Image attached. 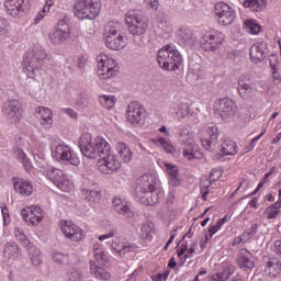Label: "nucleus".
I'll return each instance as SVG.
<instances>
[{
  "label": "nucleus",
  "instance_id": "obj_27",
  "mask_svg": "<svg viewBox=\"0 0 281 281\" xmlns=\"http://www.w3.org/2000/svg\"><path fill=\"white\" fill-rule=\"evenodd\" d=\"M4 8L11 16H19L25 10V0H5Z\"/></svg>",
  "mask_w": 281,
  "mask_h": 281
},
{
  "label": "nucleus",
  "instance_id": "obj_10",
  "mask_svg": "<svg viewBox=\"0 0 281 281\" xmlns=\"http://www.w3.org/2000/svg\"><path fill=\"white\" fill-rule=\"evenodd\" d=\"M120 71L115 59L108 58L106 55L98 57V74L102 80L113 78Z\"/></svg>",
  "mask_w": 281,
  "mask_h": 281
},
{
  "label": "nucleus",
  "instance_id": "obj_23",
  "mask_svg": "<svg viewBox=\"0 0 281 281\" xmlns=\"http://www.w3.org/2000/svg\"><path fill=\"white\" fill-rule=\"evenodd\" d=\"M177 41L182 47H192L196 43L194 32L188 27H180L177 33Z\"/></svg>",
  "mask_w": 281,
  "mask_h": 281
},
{
  "label": "nucleus",
  "instance_id": "obj_49",
  "mask_svg": "<svg viewBox=\"0 0 281 281\" xmlns=\"http://www.w3.org/2000/svg\"><path fill=\"white\" fill-rule=\"evenodd\" d=\"M268 60L271 67L272 75L276 78V75L278 74V71H280V57H278V55H270L268 57Z\"/></svg>",
  "mask_w": 281,
  "mask_h": 281
},
{
  "label": "nucleus",
  "instance_id": "obj_18",
  "mask_svg": "<svg viewBox=\"0 0 281 281\" xmlns=\"http://www.w3.org/2000/svg\"><path fill=\"white\" fill-rule=\"evenodd\" d=\"M41 63H43V60L34 57V54L26 53L23 67L27 78L34 80V76H36V72L41 69Z\"/></svg>",
  "mask_w": 281,
  "mask_h": 281
},
{
  "label": "nucleus",
  "instance_id": "obj_31",
  "mask_svg": "<svg viewBox=\"0 0 281 281\" xmlns=\"http://www.w3.org/2000/svg\"><path fill=\"white\" fill-rule=\"evenodd\" d=\"M90 273L91 276L97 278V280H104V281L111 280V272L98 266L95 261H90Z\"/></svg>",
  "mask_w": 281,
  "mask_h": 281
},
{
  "label": "nucleus",
  "instance_id": "obj_1",
  "mask_svg": "<svg viewBox=\"0 0 281 281\" xmlns=\"http://www.w3.org/2000/svg\"><path fill=\"white\" fill-rule=\"evenodd\" d=\"M79 149L88 159H106L111 155V145L102 137L92 140L89 133L80 136Z\"/></svg>",
  "mask_w": 281,
  "mask_h": 281
},
{
  "label": "nucleus",
  "instance_id": "obj_41",
  "mask_svg": "<svg viewBox=\"0 0 281 281\" xmlns=\"http://www.w3.org/2000/svg\"><path fill=\"white\" fill-rule=\"evenodd\" d=\"M21 254V250H19V245L14 241H10L5 244L4 246V256H8L9 258H19Z\"/></svg>",
  "mask_w": 281,
  "mask_h": 281
},
{
  "label": "nucleus",
  "instance_id": "obj_47",
  "mask_svg": "<svg viewBox=\"0 0 281 281\" xmlns=\"http://www.w3.org/2000/svg\"><path fill=\"white\" fill-rule=\"evenodd\" d=\"M176 115L178 120H183V117H188L190 115V105L187 103H180L177 105Z\"/></svg>",
  "mask_w": 281,
  "mask_h": 281
},
{
  "label": "nucleus",
  "instance_id": "obj_11",
  "mask_svg": "<svg viewBox=\"0 0 281 281\" xmlns=\"http://www.w3.org/2000/svg\"><path fill=\"white\" fill-rule=\"evenodd\" d=\"M214 12L220 25H232L236 21V11L225 2H217Z\"/></svg>",
  "mask_w": 281,
  "mask_h": 281
},
{
  "label": "nucleus",
  "instance_id": "obj_55",
  "mask_svg": "<svg viewBox=\"0 0 281 281\" xmlns=\"http://www.w3.org/2000/svg\"><path fill=\"white\" fill-rule=\"evenodd\" d=\"M94 258L98 262H106V260H109V257L100 249L94 250Z\"/></svg>",
  "mask_w": 281,
  "mask_h": 281
},
{
  "label": "nucleus",
  "instance_id": "obj_53",
  "mask_svg": "<svg viewBox=\"0 0 281 281\" xmlns=\"http://www.w3.org/2000/svg\"><path fill=\"white\" fill-rule=\"evenodd\" d=\"M258 232V224H252L250 228L241 234L243 238L249 240V238H254Z\"/></svg>",
  "mask_w": 281,
  "mask_h": 281
},
{
  "label": "nucleus",
  "instance_id": "obj_63",
  "mask_svg": "<svg viewBox=\"0 0 281 281\" xmlns=\"http://www.w3.org/2000/svg\"><path fill=\"white\" fill-rule=\"evenodd\" d=\"M113 236H115V231H111L108 234L99 236V240H106L109 238H113Z\"/></svg>",
  "mask_w": 281,
  "mask_h": 281
},
{
  "label": "nucleus",
  "instance_id": "obj_42",
  "mask_svg": "<svg viewBox=\"0 0 281 281\" xmlns=\"http://www.w3.org/2000/svg\"><path fill=\"white\" fill-rule=\"evenodd\" d=\"M244 27L248 34H260V30H262V26L256 20H246Z\"/></svg>",
  "mask_w": 281,
  "mask_h": 281
},
{
  "label": "nucleus",
  "instance_id": "obj_2",
  "mask_svg": "<svg viewBox=\"0 0 281 281\" xmlns=\"http://www.w3.org/2000/svg\"><path fill=\"white\" fill-rule=\"evenodd\" d=\"M157 178L153 175H143L137 180L136 199L143 205H156L161 199V191L157 189Z\"/></svg>",
  "mask_w": 281,
  "mask_h": 281
},
{
  "label": "nucleus",
  "instance_id": "obj_48",
  "mask_svg": "<svg viewBox=\"0 0 281 281\" xmlns=\"http://www.w3.org/2000/svg\"><path fill=\"white\" fill-rule=\"evenodd\" d=\"M15 155H16L19 161H21L23 164L25 170L27 172H30V168H32V165L30 164V159H27L25 151H23V149H21V148H16Z\"/></svg>",
  "mask_w": 281,
  "mask_h": 281
},
{
  "label": "nucleus",
  "instance_id": "obj_62",
  "mask_svg": "<svg viewBox=\"0 0 281 281\" xmlns=\"http://www.w3.org/2000/svg\"><path fill=\"white\" fill-rule=\"evenodd\" d=\"M207 188H210V184H209V186H202V187H201V192H202L201 199H202L203 201H207V194H210V191L207 190Z\"/></svg>",
  "mask_w": 281,
  "mask_h": 281
},
{
  "label": "nucleus",
  "instance_id": "obj_36",
  "mask_svg": "<svg viewBox=\"0 0 281 281\" xmlns=\"http://www.w3.org/2000/svg\"><path fill=\"white\" fill-rule=\"evenodd\" d=\"M153 236H155V223L146 222L140 227V237L143 240H153Z\"/></svg>",
  "mask_w": 281,
  "mask_h": 281
},
{
  "label": "nucleus",
  "instance_id": "obj_32",
  "mask_svg": "<svg viewBox=\"0 0 281 281\" xmlns=\"http://www.w3.org/2000/svg\"><path fill=\"white\" fill-rule=\"evenodd\" d=\"M112 249L120 256H126V254H131L133 251H137V246L135 244H131L128 241L125 243H112Z\"/></svg>",
  "mask_w": 281,
  "mask_h": 281
},
{
  "label": "nucleus",
  "instance_id": "obj_59",
  "mask_svg": "<svg viewBox=\"0 0 281 281\" xmlns=\"http://www.w3.org/2000/svg\"><path fill=\"white\" fill-rule=\"evenodd\" d=\"M268 216L267 218L269 220H272V218H278V214H280V211L276 210V209H272L271 206H269L267 210H266Z\"/></svg>",
  "mask_w": 281,
  "mask_h": 281
},
{
  "label": "nucleus",
  "instance_id": "obj_57",
  "mask_svg": "<svg viewBox=\"0 0 281 281\" xmlns=\"http://www.w3.org/2000/svg\"><path fill=\"white\" fill-rule=\"evenodd\" d=\"M67 258V255L63 254V252H54L53 254V260L55 262H57L58 265H63V262H65V259Z\"/></svg>",
  "mask_w": 281,
  "mask_h": 281
},
{
  "label": "nucleus",
  "instance_id": "obj_6",
  "mask_svg": "<svg viewBox=\"0 0 281 281\" xmlns=\"http://www.w3.org/2000/svg\"><path fill=\"white\" fill-rule=\"evenodd\" d=\"M74 14L80 21H85V19L93 21L100 14V4L93 0H78L74 4Z\"/></svg>",
  "mask_w": 281,
  "mask_h": 281
},
{
  "label": "nucleus",
  "instance_id": "obj_12",
  "mask_svg": "<svg viewBox=\"0 0 281 281\" xmlns=\"http://www.w3.org/2000/svg\"><path fill=\"white\" fill-rule=\"evenodd\" d=\"M69 36H71V31L69 30V24H67V20L65 19L59 20L57 29H54L48 34L52 45H61V43L69 40Z\"/></svg>",
  "mask_w": 281,
  "mask_h": 281
},
{
  "label": "nucleus",
  "instance_id": "obj_52",
  "mask_svg": "<svg viewBox=\"0 0 281 281\" xmlns=\"http://www.w3.org/2000/svg\"><path fill=\"white\" fill-rule=\"evenodd\" d=\"M15 237L21 243V245H23V247L30 248V239H27V236H25L24 232H21V229H15Z\"/></svg>",
  "mask_w": 281,
  "mask_h": 281
},
{
  "label": "nucleus",
  "instance_id": "obj_35",
  "mask_svg": "<svg viewBox=\"0 0 281 281\" xmlns=\"http://www.w3.org/2000/svg\"><path fill=\"white\" fill-rule=\"evenodd\" d=\"M81 194L86 196V201H88L90 205H95V203H99L102 198V193L98 190L82 189Z\"/></svg>",
  "mask_w": 281,
  "mask_h": 281
},
{
  "label": "nucleus",
  "instance_id": "obj_19",
  "mask_svg": "<svg viewBox=\"0 0 281 281\" xmlns=\"http://www.w3.org/2000/svg\"><path fill=\"white\" fill-rule=\"evenodd\" d=\"M61 232L66 238H69V240H72L74 243H79V240L85 238V232H82V228L76 224L65 222L61 225Z\"/></svg>",
  "mask_w": 281,
  "mask_h": 281
},
{
  "label": "nucleus",
  "instance_id": "obj_3",
  "mask_svg": "<svg viewBox=\"0 0 281 281\" xmlns=\"http://www.w3.org/2000/svg\"><path fill=\"white\" fill-rule=\"evenodd\" d=\"M157 60L165 71H177L183 64V57L175 44H167L158 50Z\"/></svg>",
  "mask_w": 281,
  "mask_h": 281
},
{
  "label": "nucleus",
  "instance_id": "obj_17",
  "mask_svg": "<svg viewBox=\"0 0 281 281\" xmlns=\"http://www.w3.org/2000/svg\"><path fill=\"white\" fill-rule=\"evenodd\" d=\"M237 91L244 100H249V98H254L256 93V88L251 86V76L243 75L238 80Z\"/></svg>",
  "mask_w": 281,
  "mask_h": 281
},
{
  "label": "nucleus",
  "instance_id": "obj_40",
  "mask_svg": "<svg viewBox=\"0 0 281 281\" xmlns=\"http://www.w3.org/2000/svg\"><path fill=\"white\" fill-rule=\"evenodd\" d=\"M101 160L103 161L105 168L110 170V172H115L120 170V168H122V164H120L115 156H111V154L106 158H102Z\"/></svg>",
  "mask_w": 281,
  "mask_h": 281
},
{
  "label": "nucleus",
  "instance_id": "obj_22",
  "mask_svg": "<svg viewBox=\"0 0 281 281\" xmlns=\"http://www.w3.org/2000/svg\"><path fill=\"white\" fill-rule=\"evenodd\" d=\"M209 138H202V146L204 150L209 153H214L216 150V144H218V127L212 126L206 130Z\"/></svg>",
  "mask_w": 281,
  "mask_h": 281
},
{
  "label": "nucleus",
  "instance_id": "obj_54",
  "mask_svg": "<svg viewBox=\"0 0 281 281\" xmlns=\"http://www.w3.org/2000/svg\"><path fill=\"white\" fill-rule=\"evenodd\" d=\"M221 177H223V171L221 169H212L211 173H210V182L209 186H212V183H214V181H218L221 179Z\"/></svg>",
  "mask_w": 281,
  "mask_h": 281
},
{
  "label": "nucleus",
  "instance_id": "obj_39",
  "mask_svg": "<svg viewBox=\"0 0 281 281\" xmlns=\"http://www.w3.org/2000/svg\"><path fill=\"white\" fill-rule=\"evenodd\" d=\"M116 150L122 161H124V164H128V161L133 159V154L131 153V149L124 143H119L116 145Z\"/></svg>",
  "mask_w": 281,
  "mask_h": 281
},
{
  "label": "nucleus",
  "instance_id": "obj_7",
  "mask_svg": "<svg viewBox=\"0 0 281 281\" xmlns=\"http://www.w3.org/2000/svg\"><path fill=\"white\" fill-rule=\"evenodd\" d=\"M177 135L179 137V142H182V144L186 146L182 151L183 157L189 161H192V159H199V154L196 151L198 147L192 139L190 130L188 127H180L177 132Z\"/></svg>",
  "mask_w": 281,
  "mask_h": 281
},
{
  "label": "nucleus",
  "instance_id": "obj_4",
  "mask_svg": "<svg viewBox=\"0 0 281 281\" xmlns=\"http://www.w3.org/2000/svg\"><path fill=\"white\" fill-rule=\"evenodd\" d=\"M122 24L110 22L104 26V41L106 47L109 49H113L114 52H120V49H124L126 47V41L124 40V35L121 33Z\"/></svg>",
  "mask_w": 281,
  "mask_h": 281
},
{
  "label": "nucleus",
  "instance_id": "obj_20",
  "mask_svg": "<svg viewBox=\"0 0 281 281\" xmlns=\"http://www.w3.org/2000/svg\"><path fill=\"white\" fill-rule=\"evenodd\" d=\"M21 214L25 223H31V225H38L43 221V210L41 206H27L22 210Z\"/></svg>",
  "mask_w": 281,
  "mask_h": 281
},
{
  "label": "nucleus",
  "instance_id": "obj_8",
  "mask_svg": "<svg viewBox=\"0 0 281 281\" xmlns=\"http://www.w3.org/2000/svg\"><path fill=\"white\" fill-rule=\"evenodd\" d=\"M46 178L54 183L61 192H69L74 184L65 176V172L56 167H49L45 170Z\"/></svg>",
  "mask_w": 281,
  "mask_h": 281
},
{
  "label": "nucleus",
  "instance_id": "obj_26",
  "mask_svg": "<svg viewBox=\"0 0 281 281\" xmlns=\"http://www.w3.org/2000/svg\"><path fill=\"white\" fill-rule=\"evenodd\" d=\"M13 188L14 191L22 196H31L32 192H34L32 182L23 178H13Z\"/></svg>",
  "mask_w": 281,
  "mask_h": 281
},
{
  "label": "nucleus",
  "instance_id": "obj_44",
  "mask_svg": "<svg viewBox=\"0 0 281 281\" xmlns=\"http://www.w3.org/2000/svg\"><path fill=\"white\" fill-rule=\"evenodd\" d=\"M29 254L32 265L38 266L41 262H43V255H41V250H38L36 247L31 246L29 248Z\"/></svg>",
  "mask_w": 281,
  "mask_h": 281
},
{
  "label": "nucleus",
  "instance_id": "obj_25",
  "mask_svg": "<svg viewBox=\"0 0 281 281\" xmlns=\"http://www.w3.org/2000/svg\"><path fill=\"white\" fill-rule=\"evenodd\" d=\"M267 58V43L257 42L250 47V59L252 63H262Z\"/></svg>",
  "mask_w": 281,
  "mask_h": 281
},
{
  "label": "nucleus",
  "instance_id": "obj_56",
  "mask_svg": "<svg viewBox=\"0 0 281 281\" xmlns=\"http://www.w3.org/2000/svg\"><path fill=\"white\" fill-rule=\"evenodd\" d=\"M168 276H170V271H165L164 273H157L151 277L153 281H166L168 280Z\"/></svg>",
  "mask_w": 281,
  "mask_h": 281
},
{
  "label": "nucleus",
  "instance_id": "obj_38",
  "mask_svg": "<svg viewBox=\"0 0 281 281\" xmlns=\"http://www.w3.org/2000/svg\"><path fill=\"white\" fill-rule=\"evenodd\" d=\"M244 5L249 8L251 12H261V10L267 8V0H245Z\"/></svg>",
  "mask_w": 281,
  "mask_h": 281
},
{
  "label": "nucleus",
  "instance_id": "obj_28",
  "mask_svg": "<svg viewBox=\"0 0 281 281\" xmlns=\"http://www.w3.org/2000/svg\"><path fill=\"white\" fill-rule=\"evenodd\" d=\"M112 206L117 214H122L125 216V218H133V216H135V213H133L126 201L122 200V198H114L112 201Z\"/></svg>",
  "mask_w": 281,
  "mask_h": 281
},
{
  "label": "nucleus",
  "instance_id": "obj_24",
  "mask_svg": "<svg viewBox=\"0 0 281 281\" xmlns=\"http://www.w3.org/2000/svg\"><path fill=\"white\" fill-rule=\"evenodd\" d=\"M155 33L160 38H166V36L172 34V22L170 21V16L166 15V13H161Z\"/></svg>",
  "mask_w": 281,
  "mask_h": 281
},
{
  "label": "nucleus",
  "instance_id": "obj_37",
  "mask_svg": "<svg viewBox=\"0 0 281 281\" xmlns=\"http://www.w3.org/2000/svg\"><path fill=\"white\" fill-rule=\"evenodd\" d=\"M238 146L236 145V143L234 140L231 139H226L223 142V144L221 145V153L224 156H234L237 153Z\"/></svg>",
  "mask_w": 281,
  "mask_h": 281
},
{
  "label": "nucleus",
  "instance_id": "obj_58",
  "mask_svg": "<svg viewBox=\"0 0 281 281\" xmlns=\"http://www.w3.org/2000/svg\"><path fill=\"white\" fill-rule=\"evenodd\" d=\"M8 20L0 18V34H8Z\"/></svg>",
  "mask_w": 281,
  "mask_h": 281
},
{
  "label": "nucleus",
  "instance_id": "obj_16",
  "mask_svg": "<svg viewBox=\"0 0 281 281\" xmlns=\"http://www.w3.org/2000/svg\"><path fill=\"white\" fill-rule=\"evenodd\" d=\"M127 122L137 126V124H144L146 119V109L138 101L131 102L127 106Z\"/></svg>",
  "mask_w": 281,
  "mask_h": 281
},
{
  "label": "nucleus",
  "instance_id": "obj_60",
  "mask_svg": "<svg viewBox=\"0 0 281 281\" xmlns=\"http://www.w3.org/2000/svg\"><path fill=\"white\" fill-rule=\"evenodd\" d=\"M61 113H66V115H69V117L76 119L78 117V113L74 111L71 108H64L61 109Z\"/></svg>",
  "mask_w": 281,
  "mask_h": 281
},
{
  "label": "nucleus",
  "instance_id": "obj_64",
  "mask_svg": "<svg viewBox=\"0 0 281 281\" xmlns=\"http://www.w3.org/2000/svg\"><path fill=\"white\" fill-rule=\"evenodd\" d=\"M218 226L217 225H213L209 228V234H206V236L211 237L216 234V232H218Z\"/></svg>",
  "mask_w": 281,
  "mask_h": 281
},
{
  "label": "nucleus",
  "instance_id": "obj_29",
  "mask_svg": "<svg viewBox=\"0 0 281 281\" xmlns=\"http://www.w3.org/2000/svg\"><path fill=\"white\" fill-rule=\"evenodd\" d=\"M265 273L269 278H277L281 273V261L278 258H268L266 261Z\"/></svg>",
  "mask_w": 281,
  "mask_h": 281
},
{
  "label": "nucleus",
  "instance_id": "obj_43",
  "mask_svg": "<svg viewBox=\"0 0 281 281\" xmlns=\"http://www.w3.org/2000/svg\"><path fill=\"white\" fill-rule=\"evenodd\" d=\"M99 104H101L103 109L110 111V109H113L115 106V97L102 94L99 97Z\"/></svg>",
  "mask_w": 281,
  "mask_h": 281
},
{
  "label": "nucleus",
  "instance_id": "obj_61",
  "mask_svg": "<svg viewBox=\"0 0 281 281\" xmlns=\"http://www.w3.org/2000/svg\"><path fill=\"white\" fill-rule=\"evenodd\" d=\"M239 56H240V53L236 50H232L227 53V58L228 60H232V61L238 60Z\"/></svg>",
  "mask_w": 281,
  "mask_h": 281
},
{
  "label": "nucleus",
  "instance_id": "obj_34",
  "mask_svg": "<svg viewBox=\"0 0 281 281\" xmlns=\"http://www.w3.org/2000/svg\"><path fill=\"white\" fill-rule=\"evenodd\" d=\"M232 273H234V266L227 265V266H224L223 271L211 274L209 277V280L210 281H227V279L232 277Z\"/></svg>",
  "mask_w": 281,
  "mask_h": 281
},
{
  "label": "nucleus",
  "instance_id": "obj_13",
  "mask_svg": "<svg viewBox=\"0 0 281 281\" xmlns=\"http://www.w3.org/2000/svg\"><path fill=\"white\" fill-rule=\"evenodd\" d=\"M236 103L229 98H223L215 101L214 114L222 117V120H228L236 114Z\"/></svg>",
  "mask_w": 281,
  "mask_h": 281
},
{
  "label": "nucleus",
  "instance_id": "obj_21",
  "mask_svg": "<svg viewBox=\"0 0 281 281\" xmlns=\"http://www.w3.org/2000/svg\"><path fill=\"white\" fill-rule=\"evenodd\" d=\"M237 263L239 266V269L243 271H251L256 267V260L254 259V255L247 248L240 249L238 257H237Z\"/></svg>",
  "mask_w": 281,
  "mask_h": 281
},
{
  "label": "nucleus",
  "instance_id": "obj_5",
  "mask_svg": "<svg viewBox=\"0 0 281 281\" xmlns=\"http://www.w3.org/2000/svg\"><path fill=\"white\" fill-rule=\"evenodd\" d=\"M125 23L133 36H142L148 30V23L144 21V12L139 9L130 10L125 15Z\"/></svg>",
  "mask_w": 281,
  "mask_h": 281
},
{
  "label": "nucleus",
  "instance_id": "obj_46",
  "mask_svg": "<svg viewBox=\"0 0 281 281\" xmlns=\"http://www.w3.org/2000/svg\"><path fill=\"white\" fill-rule=\"evenodd\" d=\"M153 143L156 144L157 146H159L160 148H164L166 150V153H169V155H172V153H175V146H172L170 144V142H168L164 137L153 139Z\"/></svg>",
  "mask_w": 281,
  "mask_h": 281
},
{
  "label": "nucleus",
  "instance_id": "obj_9",
  "mask_svg": "<svg viewBox=\"0 0 281 281\" xmlns=\"http://www.w3.org/2000/svg\"><path fill=\"white\" fill-rule=\"evenodd\" d=\"M53 157L57 159V161H64L69 166H80V158H78V154L71 149L68 145L59 144L56 146L53 151Z\"/></svg>",
  "mask_w": 281,
  "mask_h": 281
},
{
  "label": "nucleus",
  "instance_id": "obj_50",
  "mask_svg": "<svg viewBox=\"0 0 281 281\" xmlns=\"http://www.w3.org/2000/svg\"><path fill=\"white\" fill-rule=\"evenodd\" d=\"M67 281H82V271L78 268H70L67 272Z\"/></svg>",
  "mask_w": 281,
  "mask_h": 281
},
{
  "label": "nucleus",
  "instance_id": "obj_45",
  "mask_svg": "<svg viewBox=\"0 0 281 281\" xmlns=\"http://www.w3.org/2000/svg\"><path fill=\"white\" fill-rule=\"evenodd\" d=\"M26 54H33V58H37L38 60H45L47 58V53H45V48L42 45L35 44L31 52Z\"/></svg>",
  "mask_w": 281,
  "mask_h": 281
},
{
  "label": "nucleus",
  "instance_id": "obj_33",
  "mask_svg": "<svg viewBox=\"0 0 281 281\" xmlns=\"http://www.w3.org/2000/svg\"><path fill=\"white\" fill-rule=\"evenodd\" d=\"M36 114L42 121L41 124L42 126H44V128H52V117L54 114L52 113V110H49V108L40 106L38 111H36Z\"/></svg>",
  "mask_w": 281,
  "mask_h": 281
},
{
  "label": "nucleus",
  "instance_id": "obj_15",
  "mask_svg": "<svg viewBox=\"0 0 281 281\" xmlns=\"http://www.w3.org/2000/svg\"><path fill=\"white\" fill-rule=\"evenodd\" d=\"M2 114L11 124H16V122H21V117H23L21 110V102L19 100H9L4 102L2 108Z\"/></svg>",
  "mask_w": 281,
  "mask_h": 281
},
{
  "label": "nucleus",
  "instance_id": "obj_51",
  "mask_svg": "<svg viewBox=\"0 0 281 281\" xmlns=\"http://www.w3.org/2000/svg\"><path fill=\"white\" fill-rule=\"evenodd\" d=\"M91 102L89 100V95H87V93L85 92H81L77 99V106L79 109H87V106H89Z\"/></svg>",
  "mask_w": 281,
  "mask_h": 281
},
{
  "label": "nucleus",
  "instance_id": "obj_14",
  "mask_svg": "<svg viewBox=\"0 0 281 281\" xmlns=\"http://www.w3.org/2000/svg\"><path fill=\"white\" fill-rule=\"evenodd\" d=\"M225 35L221 32L206 33L201 40V47L204 52H216L223 46Z\"/></svg>",
  "mask_w": 281,
  "mask_h": 281
},
{
  "label": "nucleus",
  "instance_id": "obj_30",
  "mask_svg": "<svg viewBox=\"0 0 281 281\" xmlns=\"http://www.w3.org/2000/svg\"><path fill=\"white\" fill-rule=\"evenodd\" d=\"M165 168L169 175V183L173 188H179L181 186V178H179V168L170 162L165 164Z\"/></svg>",
  "mask_w": 281,
  "mask_h": 281
}]
</instances>
